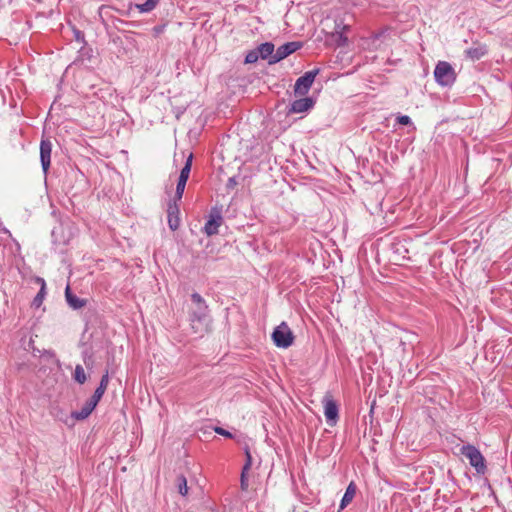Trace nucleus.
I'll return each mask as SVG.
<instances>
[{
    "label": "nucleus",
    "instance_id": "obj_1",
    "mask_svg": "<svg viewBox=\"0 0 512 512\" xmlns=\"http://www.w3.org/2000/svg\"><path fill=\"white\" fill-rule=\"evenodd\" d=\"M193 307L188 312V320L194 334L202 335L207 330L206 320L209 308L205 299L197 292L191 294Z\"/></svg>",
    "mask_w": 512,
    "mask_h": 512
},
{
    "label": "nucleus",
    "instance_id": "obj_2",
    "mask_svg": "<svg viewBox=\"0 0 512 512\" xmlns=\"http://www.w3.org/2000/svg\"><path fill=\"white\" fill-rule=\"evenodd\" d=\"M460 453L465 456L470 465L478 474L484 475L487 471L486 461L480 450L472 444L463 445Z\"/></svg>",
    "mask_w": 512,
    "mask_h": 512
},
{
    "label": "nucleus",
    "instance_id": "obj_3",
    "mask_svg": "<svg viewBox=\"0 0 512 512\" xmlns=\"http://www.w3.org/2000/svg\"><path fill=\"white\" fill-rule=\"evenodd\" d=\"M434 78L440 86L448 87L456 81V73L450 63L439 61L434 69Z\"/></svg>",
    "mask_w": 512,
    "mask_h": 512
},
{
    "label": "nucleus",
    "instance_id": "obj_4",
    "mask_svg": "<svg viewBox=\"0 0 512 512\" xmlns=\"http://www.w3.org/2000/svg\"><path fill=\"white\" fill-rule=\"evenodd\" d=\"M294 335L286 322H281L272 333V340L278 348H288L294 342Z\"/></svg>",
    "mask_w": 512,
    "mask_h": 512
},
{
    "label": "nucleus",
    "instance_id": "obj_5",
    "mask_svg": "<svg viewBox=\"0 0 512 512\" xmlns=\"http://www.w3.org/2000/svg\"><path fill=\"white\" fill-rule=\"evenodd\" d=\"M320 69L315 68L313 70L305 72L301 77L296 80L294 90L296 94L305 95L311 88L315 77L319 74Z\"/></svg>",
    "mask_w": 512,
    "mask_h": 512
},
{
    "label": "nucleus",
    "instance_id": "obj_6",
    "mask_svg": "<svg viewBox=\"0 0 512 512\" xmlns=\"http://www.w3.org/2000/svg\"><path fill=\"white\" fill-rule=\"evenodd\" d=\"M322 402L324 406V415L326 421L330 426H334L339 419L338 404L330 394H326L323 397Z\"/></svg>",
    "mask_w": 512,
    "mask_h": 512
},
{
    "label": "nucleus",
    "instance_id": "obj_7",
    "mask_svg": "<svg viewBox=\"0 0 512 512\" xmlns=\"http://www.w3.org/2000/svg\"><path fill=\"white\" fill-rule=\"evenodd\" d=\"M302 46H303V43L300 41H292V42L284 43L283 45L278 47L277 50L275 51V55L272 57V60L270 61V65L280 62L281 60L285 59L292 53L301 49Z\"/></svg>",
    "mask_w": 512,
    "mask_h": 512
},
{
    "label": "nucleus",
    "instance_id": "obj_8",
    "mask_svg": "<svg viewBox=\"0 0 512 512\" xmlns=\"http://www.w3.org/2000/svg\"><path fill=\"white\" fill-rule=\"evenodd\" d=\"M222 223H223V217L221 214V209H219L217 207H213L211 209L209 219L205 223L204 232L208 236L215 235L218 233V229Z\"/></svg>",
    "mask_w": 512,
    "mask_h": 512
},
{
    "label": "nucleus",
    "instance_id": "obj_9",
    "mask_svg": "<svg viewBox=\"0 0 512 512\" xmlns=\"http://www.w3.org/2000/svg\"><path fill=\"white\" fill-rule=\"evenodd\" d=\"M177 202L170 199L167 205L168 226L172 231H176L180 225V210Z\"/></svg>",
    "mask_w": 512,
    "mask_h": 512
},
{
    "label": "nucleus",
    "instance_id": "obj_10",
    "mask_svg": "<svg viewBox=\"0 0 512 512\" xmlns=\"http://www.w3.org/2000/svg\"><path fill=\"white\" fill-rule=\"evenodd\" d=\"M52 143L50 140H42L40 143V162L43 172L46 174L51 163Z\"/></svg>",
    "mask_w": 512,
    "mask_h": 512
},
{
    "label": "nucleus",
    "instance_id": "obj_11",
    "mask_svg": "<svg viewBox=\"0 0 512 512\" xmlns=\"http://www.w3.org/2000/svg\"><path fill=\"white\" fill-rule=\"evenodd\" d=\"M98 402H96L91 397L83 404L80 410L73 411L71 413L72 418L76 420H84L88 418V416L92 413V411L96 408Z\"/></svg>",
    "mask_w": 512,
    "mask_h": 512
},
{
    "label": "nucleus",
    "instance_id": "obj_12",
    "mask_svg": "<svg viewBox=\"0 0 512 512\" xmlns=\"http://www.w3.org/2000/svg\"><path fill=\"white\" fill-rule=\"evenodd\" d=\"M314 104L315 102L311 97L297 99L291 103L289 112L303 113L311 109L314 106Z\"/></svg>",
    "mask_w": 512,
    "mask_h": 512
},
{
    "label": "nucleus",
    "instance_id": "obj_13",
    "mask_svg": "<svg viewBox=\"0 0 512 512\" xmlns=\"http://www.w3.org/2000/svg\"><path fill=\"white\" fill-rule=\"evenodd\" d=\"M390 250L392 252V259L394 261L409 259V251L401 241L392 242L390 245Z\"/></svg>",
    "mask_w": 512,
    "mask_h": 512
},
{
    "label": "nucleus",
    "instance_id": "obj_14",
    "mask_svg": "<svg viewBox=\"0 0 512 512\" xmlns=\"http://www.w3.org/2000/svg\"><path fill=\"white\" fill-rule=\"evenodd\" d=\"M258 54L261 59L267 60L270 65L272 57L275 55V46L272 42H265L257 47Z\"/></svg>",
    "mask_w": 512,
    "mask_h": 512
},
{
    "label": "nucleus",
    "instance_id": "obj_15",
    "mask_svg": "<svg viewBox=\"0 0 512 512\" xmlns=\"http://www.w3.org/2000/svg\"><path fill=\"white\" fill-rule=\"evenodd\" d=\"M487 46L485 44H478L477 46L470 47L465 50V55L472 61L481 59L487 54Z\"/></svg>",
    "mask_w": 512,
    "mask_h": 512
},
{
    "label": "nucleus",
    "instance_id": "obj_16",
    "mask_svg": "<svg viewBox=\"0 0 512 512\" xmlns=\"http://www.w3.org/2000/svg\"><path fill=\"white\" fill-rule=\"evenodd\" d=\"M35 281H36V283L40 284V290L34 297L32 303H31V306L35 309H38L42 305V303L45 299V296H46V282L41 277H36Z\"/></svg>",
    "mask_w": 512,
    "mask_h": 512
},
{
    "label": "nucleus",
    "instance_id": "obj_17",
    "mask_svg": "<svg viewBox=\"0 0 512 512\" xmlns=\"http://www.w3.org/2000/svg\"><path fill=\"white\" fill-rule=\"evenodd\" d=\"M65 297L68 305L74 310L84 307L87 302L85 299H81L77 297L75 294H73L71 292L69 285L65 289Z\"/></svg>",
    "mask_w": 512,
    "mask_h": 512
},
{
    "label": "nucleus",
    "instance_id": "obj_18",
    "mask_svg": "<svg viewBox=\"0 0 512 512\" xmlns=\"http://www.w3.org/2000/svg\"><path fill=\"white\" fill-rule=\"evenodd\" d=\"M108 384H109V373H108V370H106L105 373L102 375V377L100 379V383H99L98 387L96 388V390L94 391L91 398L99 403V401L103 397L105 391L107 390Z\"/></svg>",
    "mask_w": 512,
    "mask_h": 512
},
{
    "label": "nucleus",
    "instance_id": "obj_19",
    "mask_svg": "<svg viewBox=\"0 0 512 512\" xmlns=\"http://www.w3.org/2000/svg\"><path fill=\"white\" fill-rule=\"evenodd\" d=\"M357 487L354 482H350L346 488V491L340 502V509H344L347 505H349L353 498L355 497Z\"/></svg>",
    "mask_w": 512,
    "mask_h": 512
},
{
    "label": "nucleus",
    "instance_id": "obj_20",
    "mask_svg": "<svg viewBox=\"0 0 512 512\" xmlns=\"http://www.w3.org/2000/svg\"><path fill=\"white\" fill-rule=\"evenodd\" d=\"M176 486L179 494L186 496L188 494L187 479L184 475H178L176 479Z\"/></svg>",
    "mask_w": 512,
    "mask_h": 512
},
{
    "label": "nucleus",
    "instance_id": "obj_21",
    "mask_svg": "<svg viewBox=\"0 0 512 512\" xmlns=\"http://www.w3.org/2000/svg\"><path fill=\"white\" fill-rule=\"evenodd\" d=\"M73 378L79 384H84L87 381V376L84 371V368L80 364L76 365Z\"/></svg>",
    "mask_w": 512,
    "mask_h": 512
},
{
    "label": "nucleus",
    "instance_id": "obj_22",
    "mask_svg": "<svg viewBox=\"0 0 512 512\" xmlns=\"http://www.w3.org/2000/svg\"><path fill=\"white\" fill-rule=\"evenodd\" d=\"M158 3V0H146L145 3L137 4L136 7L141 13L152 11Z\"/></svg>",
    "mask_w": 512,
    "mask_h": 512
},
{
    "label": "nucleus",
    "instance_id": "obj_23",
    "mask_svg": "<svg viewBox=\"0 0 512 512\" xmlns=\"http://www.w3.org/2000/svg\"><path fill=\"white\" fill-rule=\"evenodd\" d=\"M244 453H245V463L242 467V470L249 471L251 469V466L253 464V458L250 452V448L248 445L244 447Z\"/></svg>",
    "mask_w": 512,
    "mask_h": 512
},
{
    "label": "nucleus",
    "instance_id": "obj_24",
    "mask_svg": "<svg viewBox=\"0 0 512 512\" xmlns=\"http://www.w3.org/2000/svg\"><path fill=\"white\" fill-rule=\"evenodd\" d=\"M192 161H193V154L190 153L187 157L184 166L182 167L180 171V175L187 176L189 178L191 167H192Z\"/></svg>",
    "mask_w": 512,
    "mask_h": 512
},
{
    "label": "nucleus",
    "instance_id": "obj_25",
    "mask_svg": "<svg viewBox=\"0 0 512 512\" xmlns=\"http://www.w3.org/2000/svg\"><path fill=\"white\" fill-rule=\"evenodd\" d=\"M259 58H260V56H259L257 48H256V49L250 50L246 54L244 63L245 64H253V63L257 62Z\"/></svg>",
    "mask_w": 512,
    "mask_h": 512
},
{
    "label": "nucleus",
    "instance_id": "obj_26",
    "mask_svg": "<svg viewBox=\"0 0 512 512\" xmlns=\"http://www.w3.org/2000/svg\"><path fill=\"white\" fill-rule=\"evenodd\" d=\"M185 187H186L185 183H181V182L177 181L175 194H174L172 200L180 201L182 199V197H183V194H184V191H185Z\"/></svg>",
    "mask_w": 512,
    "mask_h": 512
},
{
    "label": "nucleus",
    "instance_id": "obj_27",
    "mask_svg": "<svg viewBox=\"0 0 512 512\" xmlns=\"http://www.w3.org/2000/svg\"><path fill=\"white\" fill-rule=\"evenodd\" d=\"M248 471H241V477H240V487L243 491H247L248 489Z\"/></svg>",
    "mask_w": 512,
    "mask_h": 512
},
{
    "label": "nucleus",
    "instance_id": "obj_28",
    "mask_svg": "<svg viewBox=\"0 0 512 512\" xmlns=\"http://www.w3.org/2000/svg\"><path fill=\"white\" fill-rule=\"evenodd\" d=\"M397 122L401 125L407 126L411 125L412 121L411 118L408 115H400L397 117Z\"/></svg>",
    "mask_w": 512,
    "mask_h": 512
},
{
    "label": "nucleus",
    "instance_id": "obj_29",
    "mask_svg": "<svg viewBox=\"0 0 512 512\" xmlns=\"http://www.w3.org/2000/svg\"><path fill=\"white\" fill-rule=\"evenodd\" d=\"M214 431H215L217 434L222 435V436H224V437L232 438V434H231L229 431H227V430H225L224 428H222V427H215V428H214Z\"/></svg>",
    "mask_w": 512,
    "mask_h": 512
},
{
    "label": "nucleus",
    "instance_id": "obj_30",
    "mask_svg": "<svg viewBox=\"0 0 512 512\" xmlns=\"http://www.w3.org/2000/svg\"><path fill=\"white\" fill-rule=\"evenodd\" d=\"M74 34H75V39L78 41V42H84V34L82 31L80 30H74Z\"/></svg>",
    "mask_w": 512,
    "mask_h": 512
},
{
    "label": "nucleus",
    "instance_id": "obj_31",
    "mask_svg": "<svg viewBox=\"0 0 512 512\" xmlns=\"http://www.w3.org/2000/svg\"><path fill=\"white\" fill-rule=\"evenodd\" d=\"M236 185H237V181H236L235 177H231L228 179L226 186H227V188L231 189V188H234Z\"/></svg>",
    "mask_w": 512,
    "mask_h": 512
},
{
    "label": "nucleus",
    "instance_id": "obj_32",
    "mask_svg": "<svg viewBox=\"0 0 512 512\" xmlns=\"http://www.w3.org/2000/svg\"><path fill=\"white\" fill-rule=\"evenodd\" d=\"M347 37H345L342 33H339V41L340 45H345L347 43Z\"/></svg>",
    "mask_w": 512,
    "mask_h": 512
},
{
    "label": "nucleus",
    "instance_id": "obj_33",
    "mask_svg": "<svg viewBox=\"0 0 512 512\" xmlns=\"http://www.w3.org/2000/svg\"><path fill=\"white\" fill-rule=\"evenodd\" d=\"M187 180H188V177L187 176H182V175H179V178H178V182H181V183H187Z\"/></svg>",
    "mask_w": 512,
    "mask_h": 512
},
{
    "label": "nucleus",
    "instance_id": "obj_34",
    "mask_svg": "<svg viewBox=\"0 0 512 512\" xmlns=\"http://www.w3.org/2000/svg\"><path fill=\"white\" fill-rule=\"evenodd\" d=\"M155 31H156L157 33H159V32H161V31H162V28H161V27H156V28H155Z\"/></svg>",
    "mask_w": 512,
    "mask_h": 512
},
{
    "label": "nucleus",
    "instance_id": "obj_35",
    "mask_svg": "<svg viewBox=\"0 0 512 512\" xmlns=\"http://www.w3.org/2000/svg\"><path fill=\"white\" fill-rule=\"evenodd\" d=\"M117 22H119V23H123L124 21H123V20H121V19H117Z\"/></svg>",
    "mask_w": 512,
    "mask_h": 512
}]
</instances>
